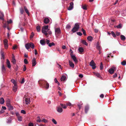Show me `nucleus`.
<instances>
[{"label": "nucleus", "mask_w": 126, "mask_h": 126, "mask_svg": "<svg viewBox=\"0 0 126 126\" xmlns=\"http://www.w3.org/2000/svg\"><path fill=\"white\" fill-rule=\"evenodd\" d=\"M48 26L47 25L43 27L42 28V32L46 35H47L48 34L47 32L49 29H48Z\"/></svg>", "instance_id": "nucleus-1"}, {"label": "nucleus", "mask_w": 126, "mask_h": 126, "mask_svg": "<svg viewBox=\"0 0 126 126\" xmlns=\"http://www.w3.org/2000/svg\"><path fill=\"white\" fill-rule=\"evenodd\" d=\"M25 46L26 48L27 49H28L30 48H31L32 49H34V45L32 42L26 44L25 45Z\"/></svg>", "instance_id": "nucleus-2"}, {"label": "nucleus", "mask_w": 126, "mask_h": 126, "mask_svg": "<svg viewBox=\"0 0 126 126\" xmlns=\"http://www.w3.org/2000/svg\"><path fill=\"white\" fill-rule=\"evenodd\" d=\"M55 34L57 38L58 37L59 34L61 33V31L59 28H55Z\"/></svg>", "instance_id": "nucleus-3"}, {"label": "nucleus", "mask_w": 126, "mask_h": 126, "mask_svg": "<svg viewBox=\"0 0 126 126\" xmlns=\"http://www.w3.org/2000/svg\"><path fill=\"white\" fill-rule=\"evenodd\" d=\"M79 25L78 23H76L73 29L71 30V31L73 33H74L77 31L79 28Z\"/></svg>", "instance_id": "nucleus-4"}, {"label": "nucleus", "mask_w": 126, "mask_h": 126, "mask_svg": "<svg viewBox=\"0 0 126 126\" xmlns=\"http://www.w3.org/2000/svg\"><path fill=\"white\" fill-rule=\"evenodd\" d=\"M30 101V99L29 97H24L23 98V103L24 104H26L28 105L29 104Z\"/></svg>", "instance_id": "nucleus-5"}, {"label": "nucleus", "mask_w": 126, "mask_h": 126, "mask_svg": "<svg viewBox=\"0 0 126 126\" xmlns=\"http://www.w3.org/2000/svg\"><path fill=\"white\" fill-rule=\"evenodd\" d=\"M116 70V68L113 66L109 69L108 72L110 74H112L114 73V71Z\"/></svg>", "instance_id": "nucleus-6"}, {"label": "nucleus", "mask_w": 126, "mask_h": 126, "mask_svg": "<svg viewBox=\"0 0 126 126\" xmlns=\"http://www.w3.org/2000/svg\"><path fill=\"white\" fill-rule=\"evenodd\" d=\"M95 64L93 60H92L90 63V65L92 67L93 69H95L96 68Z\"/></svg>", "instance_id": "nucleus-7"}, {"label": "nucleus", "mask_w": 126, "mask_h": 126, "mask_svg": "<svg viewBox=\"0 0 126 126\" xmlns=\"http://www.w3.org/2000/svg\"><path fill=\"white\" fill-rule=\"evenodd\" d=\"M4 44V47L5 49L7 48L8 46V41L7 39H5L3 41Z\"/></svg>", "instance_id": "nucleus-8"}, {"label": "nucleus", "mask_w": 126, "mask_h": 126, "mask_svg": "<svg viewBox=\"0 0 126 126\" xmlns=\"http://www.w3.org/2000/svg\"><path fill=\"white\" fill-rule=\"evenodd\" d=\"M70 6L68 8V10H72L73 8L74 3L73 2H71L70 3Z\"/></svg>", "instance_id": "nucleus-9"}, {"label": "nucleus", "mask_w": 126, "mask_h": 126, "mask_svg": "<svg viewBox=\"0 0 126 126\" xmlns=\"http://www.w3.org/2000/svg\"><path fill=\"white\" fill-rule=\"evenodd\" d=\"M71 58L73 59L74 61L76 63H77L78 62L77 60V58L73 54H71Z\"/></svg>", "instance_id": "nucleus-10"}, {"label": "nucleus", "mask_w": 126, "mask_h": 126, "mask_svg": "<svg viewBox=\"0 0 126 126\" xmlns=\"http://www.w3.org/2000/svg\"><path fill=\"white\" fill-rule=\"evenodd\" d=\"M32 66H35L36 64V61L35 58H33L32 60Z\"/></svg>", "instance_id": "nucleus-11"}, {"label": "nucleus", "mask_w": 126, "mask_h": 126, "mask_svg": "<svg viewBox=\"0 0 126 126\" xmlns=\"http://www.w3.org/2000/svg\"><path fill=\"white\" fill-rule=\"evenodd\" d=\"M57 111L59 113L62 112L63 111L62 108L60 107H57Z\"/></svg>", "instance_id": "nucleus-12"}, {"label": "nucleus", "mask_w": 126, "mask_h": 126, "mask_svg": "<svg viewBox=\"0 0 126 126\" xmlns=\"http://www.w3.org/2000/svg\"><path fill=\"white\" fill-rule=\"evenodd\" d=\"M45 87V88L47 89H48L49 87V84L46 81L44 84Z\"/></svg>", "instance_id": "nucleus-13"}, {"label": "nucleus", "mask_w": 126, "mask_h": 126, "mask_svg": "<svg viewBox=\"0 0 126 126\" xmlns=\"http://www.w3.org/2000/svg\"><path fill=\"white\" fill-rule=\"evenodd\" d=\"M6 62L7 64V65L8 67L9 68H10L11 66L10 64V62L8 59L7 60Z\"/></svg>", "instance_id": "nucleus-14"}, {"label": "nucleus", "mask_w": 126, "mask_h": 126, "mask_svg": "<svg viewBox=\"0 0 126 126\" xmlns=\"http://www.w3.org/2000/svg\"><path fill=\"white\" fill-rule=\"evenodd\" d=\"M69 65L70 66L73 68L74 67V64L70 61H69Z\"/></svg>", "instance_id": "nucleus-15"}, {"label": "nucleus", "mask_w": 126, "mask_h": 126, "mask_svg": "<svg viewBox=\"0 0 126 126\" xmlns=\"http://www.w3.org/2000/svg\"><path fill=\"white\" fill-rule=\"evenodd\" d=\"M17 89V85H14L13 88V90L14 92H16Z\"/></svg>", "instance_id": "nucleus-16"}, {"label": "nucleus", "mask_w": 126, "mask_h": 126, "mask_svg": "<svg viewBox=\"0 0 126 126\" xmlns=\"http://www.w3.org/2000/svg\"><path fill=\"white\" fill-rule=\"evenodd\" d=\"M49 19L47 18H46L44 20V22L46 24H47L49 22Z\"/></svg>", "instance_id": "nucleus-17"}, {"label": "nucleus", "mask_w": 126, "mask_h": 126, "mask_svg": "<svg viewBox=\"0 0 126 126\" xmlns=\"http://www.w3.org/2000/svg\"><path fill=\"white\" fill-rule=\"evenodd\" d=\"M2 71V72L5 73V69L4 66V65L2 64V68H1Z\"/></svg>", "instance_id": "nucleus-18"}, {"label": "nucleus", "mask_w": 126, "mask_h": 126, "mask_svg": "<svg viewBox=\"0 0 126 126\" xmlns=\"http://www.w3.org/2000/svg\"><path fill=\"white\" fill-rule=\"evenodd\" d=\"M40 43L41 45L43 46L45 45V41L44 40H41L40 41Z\"/></svg>", "instance_id": "nucleus-19"}, {"label": "nucleus", "mask_w": 126, "mask_h": 126, "mask_svg": "<svg viewBox=\"0 0 126 126\" xmlns=\"http://www.w3.org/2000/svg\"><path fill=\"white\" fill-rule=\"evenodd\" d=\"M89 107L88 105H87L85 107V112L86 113H87L89 110Z\"/></svg>", "instance_id": "nucleus-20"}, {"label": "nucleus", "mask_w": 126, "mask_h": 126, "mask_svg": "<svg viewBox=\"0 0 126 126\" xmlns=\"http://www.w3.org/2000/svg\"><path fill=\"white\" fill-rule=\"evenodd\" d=\"M4 16V15L3 13L2 12H0V19L2 20H3V17Z\"/></svg>", "instance_id": "nucleus-21"}, {"label": "nucleus", "mask_w": 126, "mask_h": 126, "mask_svg": "<svg viewBox=\"0 0 126 126\" xmlns=\"http://www.w3.org/2000/svg\"><path fill=\"white\" fill-rule=\"evenodd\" d=\"M66 79V76H63L61 77V80L62 81H64Z\"/></svg>", "instance_id": "nucleus-22"}, {"label": "nucleus", "mask_w": 126, "mask_h": 126, "mask_svg": "<svg viewBox=\"0 0 126 126\" xmlns=\"http://www.w3.org/2000/svg\"><path fill=\"white\" fill-rule=\"evenodd\" d=\"M4 102V100L3 97L1 98L0 99V103L1 104H3Z\"/></svg>", "instance_id": "nucleus-23"}, {"label": "nucleus", "mask_w": 126, "mask_h": 126, "mask_svg": "<svg viewBox=\"0 0 126 126\" xmlns=\"http://www.w3.org/2000/svg\"><path fill=\"white\" fill-rule=\"evenodd\" d=\"M96 48L98 50H100V49H101L100 48V46L99 45V43L98 42L97 43V44L96 45Z\"/></svg>", "instance_id": "nucleus-24"}, {"label": "nucleus", "mask_w": 126, "mask_h": 126, "mask_svg": "<svg viewBox=\"0 0 126 126\" xmlns=\"http://www.w3.org/2000/svg\"><path fill=\"white\" fill-rule=\"evenodd\" d=\"M78 50L79 52L81 53L83 51L84 49L82 47H80L79 48Z\"/></svg>", "instance_id": "nucleus-25"}, {"label": "nucleus", "mask_w": 126, "mask_h": 126, "mask_svg": "<svg viewBox=\"0 0 126 126\" xmlns=\"http://www.w3.org/2000/svg\"><path fill=\"white\" fill-rule=\"evenodd\" d=\"M87 39L89 41H91L93 39V38L91 36H89L87 37Z\"/></svg>", "instance_id": "nucleus-26"}, {"label": "nucleus", "mask_w": 126, "mask_h": 126, "mask_svg": "<svg viewBox=\"0 0 126 126\" xmlns=\"http://www.w3.org/2000/svg\"><path fill=\"white\" fill-rule=\"evenodd\" d=\"M81 42L84 44V45L87 46L88 45V44L86 41L85 40H82L81 41Z\"/></svg>", "instance_id": "nucleus-27"}, {"label": "nucleus", "mask_w": 126, "mask_h": 126, "mask_svg": "<svg viewBox=\"0 0 126 126\" xmlns=\"http://www.w3.org/2000/svg\"><path fill=\"white\" fill-rule=\"evenodd\" d=\"M11 82L14 84V85H17V83L15 80L13 79L11 80Z\"/></svg>", "instance_id": "nucleus-28"}, {"label": "nucleus", "mask_w": 126, "mask_h": 126, "mask_svg": "<svg viewBox=\"0 0 126 126\" xmlns=\"http://www.w3.org/2000/svg\"><path fill=\"white\" fill-rule=\"evenodd\" d=\"M16 60H15V57H13L12 60V62L13 64H15L16 63Z\"/></svg>", "instance_id": "nucleus-29"}, {"label": "nucleus", "mask_w": 126, "mask_h": 126, "mask_svg": "<svg viewBox=\"0 0 126 126\" xmlns=\"http://www.w3.org/2000/svg\"><path fill=\"white\" fill-rule=\"evenodd\" d=\"M81 8L83 10H87V6L86 5H82L81 6Z\"/></svg>", "instance_id": "nucleus-30"}, {"label": "nucleus", "mask_w": 126, "mask_h": 126, "mask_svg": "<svg viewBox=\"0 0 126 126\" xmlns=\"http://www.w3.org/2000/svg\"><path fill=\"white\" fill-rule=\"evenodd\" d=\"M120 37L121 39L123 41L125 40L126 39L125 36L123 35H121Z\"/></svg>", "instance_id": "nucleus-31"}, {"label": "nucleus", "mask_w": 126, "mask_h": 126, "mask_svg": "<svg viewBox=\"0 0 126 126\" xmlns=\"http://www.w3.org/2000/svg\"><path fill=\"white\" fill-rule=\"evenodd\" d=\"M38 119L36 120V122L38 123H40L41 122V121L40 119V116H38L37 117Z\"/></svg>", "instance_id": "nucleus-32"}, {"label": "nucleus", "mask_w": 126, "mask_h": 126, "mask_svg": "<svg viewBox=\"0 0 126 126\" xmlns=\"http://www.w3.org/2000/svg\"><path fill=\"white\" fill-rule=\"evenodd\" d=\"M24 10L25 12L26 13H27V14L29 15V12L28 10L27 9V8L26 6H24Z\"/></svg>", "instance_id": "nucleus-33"}, {"label": "nucleus", "mask_w": 126, "mask_h": 126, "mask_svg": "<svg viewBox=\"0 0 126 126\" xmlns=\"http://www.w3.org/2000/svg\"><path fill=\"white\" fill-rule=\"evenodd\" d=\"M17 117L18 120L19 121H21L22 120V117L21 116H19Z\"/></svg>", "instance_id": "nucleus-34"}, {"label": "nucleus", "mask_w": 126, "mask_h": 126, "mask_svg": "<svg viewBox=\"0 0 126 126\" xmlns=\"http://www.w3.org/2000/svg\"><path fill=\"white\" fill-rule=\"evenodd\" d=\"M115 27L117 29L121 28L122 27V25L120 23L118 25L116 26Z\"/></svg>", "instance_id": "nucleus-35"}, {"label": "nucleus", "mask_w": 126, "mask_h": 126, "mask_svg": "<svg viewBox=\"0 0 126 126\" xmlns=\"http://www.w3.org/2000/svg\"><path fill=\"white\" fill-rule=\"evenodd\" d=\"M8 110H13L14 109V108L13 106H12L11 105L9 106H8Z\"/></svg>", "instance_id": "nucleus-36"}, {"label": "nucleus", "mask_w": 126, "mask_h": 126, "mask_svg": "<svg viewBox=\"0 0 126 126\" xmlns=\"http://www.w3.org/2000/svg\"><path fill=\"white\" fill-rule=\"evenodd\" d=\"M1 59H4V53L3 52L1 51Z\"/></svg>", "instance_id": "nucleus-37"}, {"label": "nucleus", "mask_w": 126, "mask_h": 126, "mask_svg": "<svg viewBox=\"0 0 126 126\" xmlns=\"http://www.w3.org/2000/svg\"><path fill=\"white\" fill-rule=\"evenodd\" d=\"M55 44L53 42H52L51 43H49L48 44V46L50 47H51L52 46H54Z\"/></svg>", "instance_id": "nucleus-38"}, {"label": "nucleus", "mask_w": 126, "mask_h": 126, "mask_svg": "<svg viewBox=\"0 0 126 126\" xmlns=\"http://www.w3.org/2000/svg\"><path fill=\"white\" fill-rule=\"evenodd\" d=\"M60 105L64 109H66L67 108L66 106L65 105H64L63 104H61Z\"/></svg>", "instance_id": "nucleus-39"}, {"label": "nucleus", "mask_w": 126, "mask_h": 126, "mask_svg": "<svg viewBox=\"0 0 126 126\" xmlns=\"http://www.w3.org/2000/svg\"><path fill=\"white\" fill-rule=\"evenodd\" d=\"M111 33L112 34V36L113 37H115V38L116 37V35H115V34L114 32H113L112 31H111Z\"/></svg>", "instance_id": "nucleus-40"}, {"label": "nucleus", "mask_w": 126, "mask_h": 126, "mask_svg": "<svg viewBox=\"0 0 126 126\" xmlns=\"http://www.w3.org/2000/svg\"><path fill=\"white\" fill-rule=\"evenodd\" d=\"M71 28V26L69 24H67L66 26V28L68 29H69Z\"/></svg>", "instance_id": "nucleus-41"}, {"label": "nucleus", "mask_w": 126, "mask_h": 126, "mask_svg": "<svg viewBox=\"0 0 126 126\" xmlns=\"http://www.w3.org/2000/svg\"><path fill=\"white\" fill-rule=\"evenodd\" d=\"M11 105V104L10 103V102L9 100L7 101V103H6V105L8 107V106H9L10 105Z\"/></svg>", "instance_id": "nucleus-42"}, {"label": "nucleus", "mask_w": 126, "mask_h": 126, "mask_svg": "<svg viewBox=\"0 0 126 126\" xmlns=\"http://www.w3.org/2000/svg\"><path fill=\"white\" fill-rule=\"evenodd\" d=\"M103 68V65L102 64V62H101L100 63V69L101 70H102Z\"/></svg>", "instance_id": "nucleus-43"}, {"label": "nucleus", "mask_w": 126, "mask_h": 126, "mask_svg": "<svg viewBox=\"0 0 126 126\" xmlns=\"http://www.w3.org/2000/svg\"><path fill=\"white\" fill-rule=\"evenodd\" d=\"M36 29L38 32H39L40 31V28L39 26H38L36 27Z\"/></svg>", "instance_id": "nucleus-44"}, {"label": "nucleus", "mask_w": 126, "mask_h": 126, "mask_svg": "<svg viewBox=\"0 0 126 126\" xmlns=\"http://www.w3.org/2000/svg\"><path fill=\"white\" fill-rule=\"evenodd\" d=\"M81 30L83 32V34L85 35H86V34L85 30L82 28L81 29Z\"/></svg>", "instance_id": "nucleus-45"}, {"label": "nucleus", "mask_w": 126, "mask_h": 126, "mask_svg": "<svg viewBox=\"0 0 126 126\" xmlns=\"http://www.w3.org/2000/svg\"><path fill=\"white\" fill-rule=\"evenodd\" d=\"M20 12L21 14H23L24 11L22 8L20 9Z\"/></svg>", "instance_id": "nucleus-46"}, {"label": "nucleus", "mask_w": 126, "mask_h": 126, "mask_svg": "<svg viewBox=\"0 0 126 126\" xmlns=\"http://www.w3.org/2000/svg\"><path fill=\"white\" fill-rule=\"evenodd\" d=\"M121 64L123 65H125L126 64V62L125 61H123L121 63Z\"/></svg>", "instance_id": "nucleus-47"}, {"label": "nucleus", "mask_w": 126, "mask_h": 126, "mask_svg": "<svg viewBox=\"0 0 126 126\" xmlns=\"http://www.w3.org/2000/svg\"><path fill=\"white\" fill-rule=\"evenodd\" d=\"M94 74L98 77H100V75L99 73H94Z\"/></svg>", "instance_id": "nucleus-48"}, {"label": "nucleus", "mask_w": 126, "mask_h": 126, "mask_svg": "<svg viewBox=\"0 0 126 126\" xmlns=\"http://www.w3.org/2000/svg\"><path fill=\"white\" fill-rule=\"evenodd\" d=\"M52 121L53 123L55 124H57V122L55 120V119H52Z\"/></svg>", "instance_id": "nucleus-49"}, {"label": "nucleus", "mask_w": 126, "mask_h": 126, "mask_svg": "<svg viewBox=\"0 0 126 126\" xmlns=\"http://www.w3.org/2000/svg\"><path fill=\"white\" fill-rule=\"evenodd\" d=\"M41 122H43L44 123H46L47 122V120L43 118L42 119V120L41 121Z\"/></svg>", "instance_id": "nucleus-50"}, {"label": "nucleus", "mask_w": 126, "mask_h": 126, "mask_svg": "<svg viewBox=\"0 0 126 126\" xmlns=\"http://www.w3.org/2000/svg\"><path fill=\"white\" fill-rule=\"evenodd\" d=\"M54 80L56 83H57L58 85H59L60 83L58 81L56 78H55L54 79Z\"/></svg>", "instance_id": "nucleus-51"}, {"label": "nucleus", "mask_w": 126, "mask_h": 126, "mask_svg": "<svg viewBox=\"0 0 126 126\" xmlns=\"http://www.w3.org/2000/svg\"><path fill=\"white\" fill-rule=\"evenodd\" d=\"M24 62L25 64H27L28 63V62L27 59H25L24 60Z\"/></svg>", "instance_id": "nucleus-52"}, {"label": "nucleus", "mask_w": 126, "mask_h": 126, "mask_svg": "<svg viewBox=\"0 0 126 126\" xmlns=\"http://www.w3.org/2000/svg\"><path fill=\"white\" fill-rule=\"evenodd\" d=\"M28 126H34L33 124L32 123L30 122L28 124Z\"/></svg>", "instance_id": "nucleus-53"}, {"label": "nucleus", "mask_w": 126, "mask_h": 126, "mask_svg": "<svg viewBox=\"0 0 126 126\" xmlns=\"http://www.w3.org/2000/svg\"><path fill=\"white\" fill-rule=\"evenodd\" d=\"M34 34L33 33V32H32L30 35V37L31 38H32L34 36Z\"/></svg>", "instance_id": "nucleus-54"}, {"label": "nucleus", "mask_w": 126, "mask_h": 126, "mask_svg": "<svg viewBox=\"0 0 126 126\" xmlns=\"http://www.w3.org/2000/svg\"><path fill=\"white\" fill-rule=\"evenodd\" d=\"M21 113H23V114H25L26 113V112L24 110H21Z\"/></svg>", "instance_id": "nucleus-55"}, {"label": "nucleus", "mask_w": 126, "mask_h": 126, "mask_svg": "<svg viewBox=\"0 0 126 126\" xmlns=\"http://www.w3.org/2000/svg\"><path fill=\"white\" fill-rule=\"evenodd\" d=\"M46 43L47 44H49L50 41L48 39H46Z\"/></svg>", "instance_id": "nucleus-56"}, {"label": "nucleus", "mask_w": 126, "mask_h": 126, "mask_svg": "<svg viewBox=\"0 0 126 126\" xmlns=\"http://www.w3.org/2000/svg\"><path fill=\"white\" fill-rule=\"evenodd\" d=\"M25 82V79L24 78H23L22 79V81L21 82V84Z\"/></svg>", "instance_id": "nucleus-57"}, {"label": "nucleus", "mask_w": 126, "mask_h": 126, "mask_svg": "<svg viewBox=\"0 0 126 126\" xmlns=\"http://www.w3.org/2000/svg\"><path fill=\"white\" fill-rule=\"evenodd\" d=\"M77 34L79 36H81L82 35V34L80 32H77Z\"/></svg>", "instance_id": "nucleus-58"}, {"label": "nucleus", "mask_w": 126, "mask_h": 126, "mask_svg": "<svg viewBox=\"0 0 126 126\" xmlns=\"http://www.w3.org/2000/svg\"><path fill=\"white\" fill-rule=\"evenodd\" d=\"M24 68H23V71H25L26 70V66L25 65H24L23 66Z\"/></svg>", "instance_id": "nucleus-59"}, {"label": "nucleus", "mask_w": 126, "mask_h": 126, "mask_svg": "<svg viewBox=\"0 0 126 126\" xmlns=\"http://www.w3.org/2000/svg\"><path fill=\"white\" fill-rule=\"evenodd\" d=\"M7 22H8V24L11 23H12V21L11 19H10L9 21H7Z\"/></svg>", "instance_id": "nucleus-60"}, {"label": "nucleus", "mask_w": 126, "mask_h": 126, "mask_svg": "<svg viewBox=\"0 0 126 126\" xmlns=\"http://www.w3.org/2000/svg\"><path fill=\"white\" fill-rule=\"evenodd\" d=\"M120 34V33L119 32H117L116 33V35L117 36H119Z\"/></svg>", "instance_id": "nucleus-61"}, {"label": "nucleus", "mask_w": 126, "mask_h": 126, "mask_svg": "<svg viewBox=\"0 0 126 126\" xmlns=\"http://www.w3.org/2000/svg\"><path fill=\"white\" fill-rule=\"evenodd\" d=\"M11 122V120H8L7 121V123L8 124H10V123Z\"/></svg>", "instance_id": "nucleus-62"}, {"label": "nucleus", "mask_w": 126, "mask_h": 126, "mask_svg": "<svg viewBox=\"0 0 126 126\" xmlns=\"http://www.w3.org/2000/svg\"><path fill=\"white\" fill-rule=\"evenodd\" d=\"M117 74L116 73H115L113 76L114 78H116L117 77Z\"/></svg>", "instance_id": "nucleus-63"}, {"label": "nucleus", "mask_w": 126, "mask_h": 126, "mask_svg": "<svg viewBox=\"0 0 126 126\" xmlns=\"http://www.w3.org/2000/svg\"><path fill=\"white\" fill-rule=\"evenodd\" d=\"M66 105L67 106H71V103L69 102L68 103H67L66 104Z\"/></svg>", "instance_id": "nucleus-64"}]
</instances>
